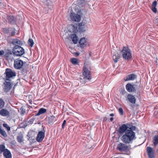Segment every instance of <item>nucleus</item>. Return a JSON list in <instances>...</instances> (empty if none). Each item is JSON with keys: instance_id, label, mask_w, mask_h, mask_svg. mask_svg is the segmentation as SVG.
<instances>
[{"instance_id": "1", "label": "nucleus", "mask_w": 158, "mask_h": 158, "mask_svg": "<svg viewBox=\"0 0 158 158\" xmlns=\"http://www.w3.org/2000/svg\"><path fill=\"white\" fill-rule=\"evenodd\" d=\"M135 133L131 130H127L121 138V140L125 143H129L135 139Z\"/></svg>"}, {"instance_id": "2", "label": "nucleus", "mask_w": 158, "mask_h": 158, "mask_svg": "<svg viewBox=\"0 0 158 158\" xmlns=\"http://www.w3.org/2000/svg\"><path fill=\"white\" fill-rule=\"evenodd\" d=\"M82 73L83 76H84V80H82V81H81V82H82V84H85L86 82V81H85V79L89 81L91 79L90 72L88 69V67L86 66L85 65L83 66Z\"/></svg>"}, {"instance_id": "3", "label": "nucleus", "mask_w": 158, "mask_h": 158, "mask_svg": "<svg viewBox=\"0 0 158 158\" xmlns=\"http://www.w3.org/2000/svg\"><path fill=\"white\" fill-rule=\"evenodd\" d=\"M12 52L14 56H21L25 53L24 49L19 45L14 46Z\"/></svg>"}, {"instance_id": "4", "label": "nucleus", "mask_w": 158, "mask_h": 158, "mask_svg": "<svg viewBox=\"0 0 158 158\" xmlns=\"http://www.w3.org/2000/svg\"><path fill=\"white\" fill-rule=\"evenodd\" d=\"M122 56L125 60H129L132 57L130 50L127 47H123L121 51Z\"/></svg>"}, {"instance_id": "5", "label": "nucleus", "mask_w": 158, "mask_h": 158, "mask_svg": "<svg viewBox=\"0 0 158 158\" xmlns=\"http://www.w3.org/2000/svg\"><path fill=\"white\" fill-rule=\"evenodd\" d=\"M4 74H5V79L6 81H10V79L16 76V73L14 71L10 69H6Z\"/></svg>"}, {"instance_id": "6", "label": "nucleus", "mask_w": 158, "mask_h": 158, "mask_svg": "<svg viewBox=\"0 0 158 158\" xmlns=\"http://www.w3.org/2000/svg\"><path fill=\"white\" fill-rule=\"evenodd\" d=\"M12 86V85L11 83L9 81H6L3 86V89L4 92L6 94H8V93L11 90Z\"/></svg>"}, {"instance_id": "7", "label": "nucleus", "mask_w": 158, "mask_h": 158, "mask_svg": "<svg viewBox=\"0 0 158 158\" xmlns=\"http://www.w3.org/2000/svg\"><path fill=\"white\" fill-rule=\"evenodd\" d=\"M23 64V61L18 58L15 60L14 66L16 69H19L22 68Z\"/></svg>"}, {"instance_id": "8", "label": "nucleus", "mask_w": 158, "mask_h": 158, "mask_svg": "<svg viewBox=\"0 0 158 158\" xmlns=\"http://www.w3.org/2000/svg\"><path fill=\"white\" fill-rule=\"evenodd\" d=\"M117 149L120 152H126L129 150V147L124 144L119 143L117 146Z\"/></svg>"}, {"instance_id": "9", "label": "nucleus", "mask_w": 158, "mask_h": 158, "mask_svg": "<svg viewBox=\"0 0 158 158\" xmlns=\"http://www.w3.org/2000/svg\"><path fill=\"white\" fill-rule=\"evenodd\" d=\"M126 100L130 102L132 104H135L136 101V99L135 97L130 94H128L127 96H125Z\"/></svg>"}, {"instance_id": "10", "label": "nucleus", "mask_w": 158, "mask_h": 158, "mask_svg": "<svg viewBox=\"0 0 158 158\" xmlns=\"http://www.w3.org/2000/svg\"><path fill=\"white\" fill-rule=\"evenodd\" d=\"M70 17L71 19L73 21L78 22L81 20L80 15L78 14H76L73 12L71 13Z\"/></svg>"}, {"instance_id": "11", "label": "nucleus", "mask_w": 158, "mask_h": 158, "mask_svg": "<svg viewBox=\"0 0 158 158\" xmlns=\"http://www.w3.org/2000/svg\"><path fill=\"white\" fill-rule=\"evenodd\" d=\"M126 88L127 91L129 92H135L136 90L134 85L130 83H128L126 85Z\"/></svg>"}, {"instance_id": "12", "label": "nucleus", "mask_w": 158, "mask_h": 158, "mask_svg": "<svg viewBox=\"0 0 158 158\" xmlns=\"http://www.w3.org/2000/svg\"><path fill=\"white\" fill-rule=\"evenodd\" d=\"M128 126L126 124L123 125L119 128L118 131V134L121 135H123L124 133L126 132L127 130H128Z\"/></svg>"}, {"instance_id": "13", "label": "nucleus", "mask_w": 158, "mask_h": 158, "mask_svg": "<svg viewBox=\"0 0 158 158\" xmlns=\"http://www.w3.org/2000/svg\"><path fill=\"white\" fill-rule=\"evenodd\" d=\"M45 136L44 132L40 131L38 132L36 139V141L39 142H41L43 140Z\"/></svg>"}, {"instance_id": "14", "label": "nucleus", "mask_w": 158, "mask_h": 158, "mask_svg": "<svg viewBox=\"0 0 158 158\" xmlns=\"http://www.w3.org/2000/svg\"><path fill=\"white\" fill-rule=\"evenodd\" d=\"M137 78V76L133 73L131 74L127 75L124 78V80L125 81H128L130 80H134Z\"/></svg>"}, {"instance_id": "15", "label": "nucleus", "mask_w": 158, "mask_h": 158, "mask_svg": "<svg viewBox=\"0 0 158 158\" xmlns=\"http://www.w3.org/2000/svg\"><path fill=\"white\" fill-rule=\"evenodd\" d=\"M10 43L15 46L19 45L20 46L23 44L22 42L19 40L17 39H11L10 41Z\"/></svg>"}, {"instance_id": "16", "label": "nucleus", "mask_w": 158, "mask_h": 158, "mask_svg": "<svg viewBox=\"0 0 158 158\" xmlns=\"http://www.w3.org/2000/svg\"><path fill=\"white\" fill-rule=\"evenodd\" d=\"M147 151L149 158H154V157L153 149L152 148L150 147H147Z\"/></svg>"}, {"instance_id": "17", "label": "nucleus", "mask_w": 158, "mask_h": 158, "mask_svg": "<svg viewBox=\"0 0 158 158\" xmlns=\"http://www.w3.org/2000/svg\"><path fill=\"white\" fill-rule=\"evenodd\" d=\"M10 114L9 111L6 109H2L0 111V115L3 116H9Z\"/></svg>"}, {"instance_id": "18", "label": "nucleus", "mask_w": 158, "mask_h": 158, "mask_svg": "<svg viewBox=\"0 0 158 158\" xmlns=\"http://www.w3.org/2000/svg\"><path fill=\"white\" fill-rule=\"evenodd\" d=\"M4 156L6 158H11L12 155L10 151L8 149H6L3 152Z\"/></svg>"}, {"instance_id": "19", "label": "nucleus", "mask_w": 158, "mask_h": 158, "mask_svg": "<svg viewBox=\"0 0 158 158\" xmlns=\"http://www.w3.org/2000/svg\"><path fill=\"white\" fill-rule=\"evenodd\" d=\"M121 57V55L120 54L118 53H114L113 56V59L114 62L117 63Z\"/></svg>"}, {"instance_id": "20", "label": "nucleus", "mask_w": 158, "mask_h": 158, "mask_svg": "<svg viewBox=\"0 0 158 158\" xmlns=\"http://www.w3.org/2000/svg\"><path fill=\"white\" fill-rule=\"evenodd\" d=\"M86 42V40L85 39V38H82L79 42L80 47L84 48L86 45L85 44Z\"/></svg>"}, {"instance_id": "21", "label": "nucleus", "mask_w": 158, "mask_h": 158, "mask_svg": "<svg viewBox=\"0 0 158 158\" xmlns=\"http://www.w3.org/2000/svg\"><path fill=\"white\" fill-rule=\"evenodd\" d=\"M70 37L72 39V41L74 44H76L77 43L78 37L76 34H72L70 36Z\"/></svg>"}, {"instance_id": "22", "label": "nucleus", "mask_w": 158, "mask_h": 158, "mask_svg": "<svg viewBox=\"0 0 158 158\" xmlns=\"http://www.w3.org/2000/svg\"><path fill=\"white\" fill-rule=\"evenodd\" d=\"M55 117L53 115L50 116L48 118V122L51 125L53 124V121L54 120Z\"/></svg>"}, {"instance_id": "23", "label": "nucleus", "mask_w": 158, "mask_h": 158, "mask_svg": "<svg viewBox=\"0 0 158 158\" xmlns=\"http://www.w3.org/2000/svg\"><path fill=\"white\" fill-rule=\"evenodd\" d=\"M79 31L83 32L85 31L84 30V24L83 23H80L79 24L78 28Z\"/></svg>"}, {"instance_id": "24", "label": "nucleus", "mask_w": 158, "mask_h": 158, "mask_svg": "<svg viewBox=\"0 0 158 158\" xmlns=\"http://www.w3.org/2000/svg\"><path fill=\"white\" fill-rule=\"evenodd\" d=\"M47 110L44 108H41L40 109L38 113L35 115V116H39L41 114H44L46 112Z\"/></svg>"}, {"instance_id": "25", "label": "nucleus", "mask_w": 158, "mask_h": 158, "mask_svg": "<svg viewBox=\"0 0 158 158\" xmlns=\"http://www.w3.org/2000/svg\"><path fill=\"white\" fill-rule=\"evenodd\" d=\"M8 20L10 23H15V18L13 16H9L8 17Z\"/></svg>"}, {"instance_id": "26", "label": "nucleus", "mask_w": 158, "mask_h": 158, "mask_svg": "<svg viewBox=\"0 0 158 158\" xmlns=\"http://www.w3.org/2000/svg\"><path fill=\"white\" fill-rule=\"evenodd\" d=\"M153 141L154 145L158 144V135L154 136Z\"/></svg>"}, {"instance_id": "27", "label": "nucleus", "mask_w": 158, "mask_h": 158, "mask_svg": "<svg viewBox=\"0 0 158 158\" xmlns=\"http://www.w3.org/2000/svg\"><path fill=\"white\" fill-rule=\"evenodd\" d=\"M71 62L74 65H77L78 63L77 60L75 58H72L71 59Z\"/></svg>"}, {"instance_id": "28", "label": "nucleus", "mask_w": 158, "mask_h": 158, "mask_svg": "<svg viewBox=\"0 0 158 158\" xmlns=\"http://www.w3.org/2000/svg\"><path fill=\"white\" fill-rule=\"evenodd\" d=\"M6 149H5V147L4 145H0V153H3Z\"/></svg>"}, {"instance_id": "29", "label": "nucleus", "mask_w": 158, "mask_h": 158, "mask_svg": "<svg viewBox=\"0 0 158 158\" xmlns=\"http://www.w3.org/2000/svg\"><path fill=\"white\" fill-rule=\"evenodd\" d=\"M0 134L3 136L4 137H6L7 136V135L6 131L2 130L0 127Z\"/></svg>"}, {"instance_id": "30", "label": "nucleus", "mask_w": 158, "mask_h": 158, "mask_svg": "<svg viewBox=\"0 0 158 158\" xmlns=\"http://www.w3.org/2000/svg\"><path fill=\"white\" fill-rule=\"evenodd\" d=\"M27 69L26 67H23L21 70V73L23 75L27 74Z\"/></svg>"}, {"instance_id": "31", "label": "nucleus", "mask_w": 158, "mask_h": 158, "mask_svg": "<svg viewBox=\"0 0 158 158\" xmlns=\"http://www.w3.org/2000/svg\"><path fill=\"white\" fill-rule=\"evenodd\" d=\"M5 104V103L2 98H0V108L3 107Z\"/></svg>"}, {"instance_id": "32", "label": "nucleus", "mask_w": 158, "mask_h": 158, "mask_svg": "<svg viewBox=\"0 0 158 158\" xmlns=\"http://www.w3.org/2000/svg\"><path fill=\"white\" fill-rule=\"evenodd\" d=\"M15 34V30L14 29H10V32L9 34V36H11Z\"/></svg>"}, {"instance_id": "33", "label": "nucleus", "mask_w": 158, "mask_h": 158, "mask_svg": "<svg viewBox=\"0 0 158 158\" xmlns=\"http://www.w3.org/2000/svg\"><path fill=\"white\" fill-rule=\"evenodd\" d=\"M28 44L31 47H32L34 44L33 40L29 39L28 40Z\"/></svg>"}, {"instance_id": "34", "label": "nucleus", "mask_w": 158, "mask_h": 158, "mask_svg": "<svg viewBox=\"0 0 158 158\" xmlns=\"http://www.w3.org/2000/svg\"><path fill=\"white\" fill-rule=\"evenodd\" d=\"M17 139L19 143H22L23 141V137L20 135L18 136L17 137Z\"/></svg>"}, {"instance_id": "35", "label": "nucleus", "mask_w": 158, "mask_h": 158, "mask_svg": "<svg viewBox=\"0 0 158 158\" xmlns=\"http://www.w3.org/2000/svg\"><path fill=\"white\" fill-rule=\"evenodd\" d=\"M3 126L4 127L6 128V129H7V131H9L10 130V127H9V126H8V125L6 123H3Z\"/></svg>"}, {"instance_id": "36", "label": "nucleus", "mask_w": 158, "mask_h": 158, "mask_svg": "<svg viewBox=\"0 0 158 158\" xmlns=\"http://www.w3.org/2000/svg\"><path fill=\"white\" fill-rule=\"evenodd\" d=\"M118 112L121 115H123V109L122 108H119L118 109Z\"/></svg>"}, {"instance_id": "37", "label": "nucleus", "mask_w": 158, "mask_h": 158, "mask_svg": "<svg viewBox=\"0 0 158 158\" xmlns=\"http://www.w3.org/2000/svg\"><path fill=\"white\" fill-rule=\"evenodd\" d=\"M152 11L155 13H156L157 12V9L156 8V7L155 6H152Z\"/></svg>"}, {"instance_id": "38", "label": "nucleus", "mask_w": 158, "mask_h": 158, "mask_svg": "<svg viewBox=\"0 0 158 158\" xmlns=\"http://www.w3.org/2000/svg\"><path fill=\"white\" fill-rule=\"evenodd\" d=\"M10 29H6L5 30V32L9 36V33L10 32Z\"/></svg>"}, {"instance_id": "39", "label": "nucleus", "mask_w": 158, "mask_h": 158, "mask_svg": "<svg viewBox=\"0 0 158 158\" xmlns=\"http://www.w3.org/2000/svg\"><path fill=\"white\" fill-rule=\"evenodd\" d=\"M128 128L130 129L129 130L133 131L135 130L136 127L135 126H133L132 125L131 127H128Z\"/></svg>"}, {"instance_id": "40", "label": "nucleus", "mask_w": 158, "mask_h": 158, "mask_svg": "<svg viewBox=\"0 0 158 158\" xmlns=\"http://www.w3.org/2000/svg\"><path fill=\"white\" fill-rule=\"evenodd\" d=\"M157 4V2L156 1H154L152 3V6L156 7Z\"/></svg>"}, {"instance_id": "41", "label": "nucleus", "mask_w": 158, "mask_h": 158, "mask_svg": "<svg viewBox=\"0 0 158 158\" xmlns=\"http://www.w3.org/2000/svg\"><path fill=\"white\" fill-rule=\"evenodd\" d=\"M66 123V120H64L63 121V123L62 124V129H64V128Z\"/></svg>"}, {"instance_id": "42", "label": "nucleus", "mask_w": 158, "mask_h": 158, "mask_svg": "<svg viewBox=\"0 0 158 158\" xmlns=\"http://www.w3.org/2000/svg\"><path fill=\"white\" fill-rule=\"evenodd\" d=\"M4 52L3 51H1L0 50V56H2L4 54Z\"/></svg>"}, {"instance_id": "43", "label": "nucleus", "mask_w": 158, "mask_h": 158, "mask_svg": "<svg viewBox=\"0 0 158 158\" xmlns=\"http://www.w3.org/2000/svg\"><path fill=\"white\" fill-rule=\"evenodd\" d=\"M33 120L32 119H30L29 121L28 122L29 123H33Z\"/></svg>"}, {"instance_id": "44", "label": "nucleus", "mask_w": 158, "mask_h": 158, "mask_svg": "<svg viewBox=\"0 0 158 158\" xmlns=\"http://www.w3.org/2000/svg\"><path fill=\"white\" fill-rule=\"evenodd\" d=\"M85 0H80L81 2L82 3H85Z\"/></svg>"}, {"instance_id": "45", "label": "nucleus", "mask_w": 158, "mask_h": 158, "mask_svg": "<svg viewBox=\"0 0 158 158\" xmlns=\"http://www.w3.org/2000/svg\"><path fill=\"white\" fill-rule=\"evenodd\" d=\"M29 102L30 104H32L33 102L32 100H29Z\"/></svg>"}, {"instance_id": "46", "label": "nucleus", "mask_w": 158, "mask_h": 158, "mask_svg": "<svg viewBox=\"0 0 158 158\" xmlns=\"http://www.w3.org/2000/svg\"><path fill=\"white\" fill-rule=\"evenodd\" d=\"M127 126H128V127H131L132 126V124L131 123V124H127Z\"/></svg>"}, {"instance_id": "47", "label": "nucleus", "mask_w": 158, "mask_h": 158, "mask_svg": "<svg viewBox=\"0 0 158 158\" xmlns=\"http://www.w3.org/2000/svg\"><path fill=\"white\" fill-rule=\"evenodd\" d=\"M114 114L113 113H111L110 114V115L111 116H114Z\"/></svg>"}, {"instance_id": "48", "label": "nucleus", "mask_w": 158, "mask_h": 158, "mask_svg": "<svg viewBox=\"0 0 158 158\" xmlns=\"http://www.w3.org/2000/svg\"><path fill=\"white\" fill-rule=\"evenodd\" d=\"M113 119H114V118L113 117H111L110 119L111 121H112L113 120Z\"/></svg>"}, {"instance_id": "49", "label": "nucleus", "mask_w": 158, "mask_h": 158, "mask_svg": "<svg viewBox=\"0 0 158 158\" xmlns=\"http://www.w3.org/2000/svg\"><path fill=\"white\" fill-rule=\"evenodd\" d=\"M75 54L77 55V56H78L79 55V53H78L77 52H76L75 53Z\"/></svg>"}, {"instance_id": "50", "label": "nucleus", "mask_w": 158, "mask_h": 158, "mask_svg": "<svg viewBox=\"0 0 158 158\" xmlns=\"http://www.w3.org/2000/svg\"><path fill=\"white\" fill-rule=\"evenodd\" d=\"M24 111H22V113H23V114H24Z\"/></svg>"}, {"instance_id": "51", "label": "nucleus", "mask_w": 158, "mask_h": 158, "mask_svg": "<svg viewBox=\"0 0 158 158\" xmlns=\"http://www.w3.org/2000/svg\"><path fill=\"white\" fill-rule=\"evenodd\" d=\"M5 98H6V99H8V98H6V97H5Z\"/></svg>"}, {"instance_id": "52", "label": "nucleus", "mask_w": 158, "mask_h": 158, "mask_svg": "<svg viewBox=\"0 0 158 158\" xmlns=\"http://www.w3.org/2000/svg\"><path fill=\"white\" fill-rule=\"evenodd\" d=\"M131 106H132V107H133V106H132V105H131Z\"/></svg>"}, {"instance_id": "53", "label": "nucleus", "mask_w": 158, "mask_h": 158, "mask_svg": "<svg viewBox=\"0 0 158 158\" xmlns=\"http://www.w3.org/2000/svg\"><path fill=\"white\" fill-rule=\"evenodd\" d=\"M24 112V113H25V111H24V112Z\"/></svg>"}]
</instances>
